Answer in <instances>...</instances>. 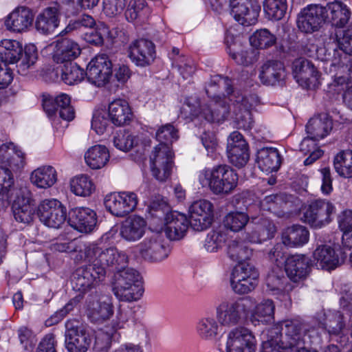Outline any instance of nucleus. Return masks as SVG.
<instances>
[{
	"label": "nucleus",
	"mask_w": 352,
	"mask_h": 352,
	"mask_svg": "<svg viewBox=\"0 0 352 352\" xmlns=\"http://www.w3.org/2000/svg\"><path fill=\"white\" fill-rule=\"evenodd\" d=\"M232 103L233 119L237 128L250 130L253 127L254 119L252 109L256 103V97L253 95L244 96L237 91L228 98Z\"/></svg>",
	"instance_id": "obj_7"
},
{
	"label": "nucleus",
	"mask_w": 352,
	"mask_h": 352,
	"mask_svg": "<svg viewBox=\"0 0 352 352\" xmlns=\"http://www.w3.org/2000/svg\"><path fill=\"white\" fill-rule=\"evenodd\" d=\"M138 199L133 192L110 193L104 197V204L113 215L123 217L132 212L138 205Z\"/></svg>",
	"instance_id": "obj_10"
},
{
	"label": "nucleus",
	"mask_w": 352,
	"mask_h": 352,
	"mask_svg": "<svg viewBox=\"0 0 352 352\" xmlns=\"http://www.w3.org/2000/svg\"><path fill=\"white\" fill-rule=\"evenodd\" d=\"M52 46L54 47L53 59L58 63L72 62L80 54L78 44L67 38L56 40Z\"/></svg>",
	"instance_id": "obj_24"
},
{
	"label": "nucleus",
	"mask_w": 352,
	"mask_h": 352,
	"mask_svg": "<svg viewBox=\"0 0 352 352\" xmlns=\"http://www.w3.org/2000/svg\"><path fill=\"white\" fill-rule=\"evenodd\" d=\"M148 211L152 217L164 219L170 214V207L163 197H156L148 206Z\"/></svg>",
	"instance_id": "obj_63"
},
{
	"label": "nucleus",
	"mask_w": 352,
	"mask_h": 352,
	"mask_svg": "<svg viewBox=\"0 0 352 352\" xmlns=\"http://www.w3.org/2000/svg\"><path fill=\"white\" fill-rule=\"evenodd\" d=\"M109 157L107 148L100 144L91 146L85 154V162L92 169H100L104 167Z\"/></svg>",
	"instance_id": "obj_43"
},
{
	"label": "nucleus",
	"mask_w": 352,
	"mask_h": 352,
	"mask_svg": "<svg viewBox=\"0 0 352 352\" xmlns=\"http://www.w3.org/2000/svg\"><path fill=\"white\" fill-rule=\"evenodd\" d=\"M30 179L32 183L38 188H50L57 181L56 171L51 166H43L32 173Z\"/></svg>",
	"instance_id": "obj_41"
},
{
	"label": "nucleus",
	"mask_w": 352,
	"mask_h": 352,
	"mask_svg": "<svg viewBox=\"0 0 352 352\" xmlns=\"http://www.w3.org/2000/svg\"><path fill=\"white\" fill-rule=\"evenodd\" d=\"M280 338H276L275 344L283 352H292L307 348L319 341L318 330L300 318L286 320L281 323Z\"/></svg>",
	"instance_id": "obj_3"
},
{
	"label": "nucleus",
	"mask_w": 352,
	"mask_h": 352,
	"mask_svg": "<svg viewBox=\"0 0 352 352\" xmlns=\"http://www.w3.org/2000/svg\"><path fill=\"white\" fill-rule=\"evenodd\" d=\"M275 306L272 300L264 299L252 307L250 316L259 321L262 318H272L274 314Z\"/></svg>",
	"instance_id": "obj_59"
},
{
	"label": "nucleus",
	"mask_w": 352,
	"mask_h": 352,
	"mask_svg": "<svg viewBox=\"0 0 352 352\" xmlns=\"http://www.w3.org/2000/svg\"><path fill=\"white\" fill-rule=\"evenodd\" d=\"M65 338L67 352H87L92 342L89 332L76 320L65 322Z\"/></svg>",
	"instance_id": "obj_8"
},
{
	"label": "nucleus",
	"mask_w": 352,
	"mask_h": 352,
	"mask_svg": "<svg viewBox=\"0 0 352 352\" xmlns=\"http://www.w3.org/2000/svg\"><path fill=\"white\" fill-rule=\"evenodd\" d=\"M293 72L297 81H305L307 84L315 83L319 76V72L313 63L304 58H299L294 60Z\"/></svg>",
	"instance_id": "obj_35"
},
{
	"label": "nucleus",
	"mask_w": 352,
	"mask_h": 352,
	"mask_svg": "<svg viewBox=\"0 0 352 352\" xmlns=\"http://www.w3.org/2000/svg\"><path fill=\"white\" fill-rule=\"evenodd\" d=\"M37 60V50L35 45H28L25 47L23 52L17 60V71L21 75L25 76L28 71Z\"/></svg>",
	"instance_id": "obj_51"
},
{
	"label": "nucleus",
	"mask_w": 352,
	"mask_h": 352,
	"mask_svg": "<svg viewBox=\"0 0 352 352\" xmlns=\"http://www.w3.org/2000/svg\"><path fill=\"white\" fill-rule=\"evenodd\" d=\"M165 233L170 240H179L182 239L190 226L189 219L177 212H170L167 214L165 219Z\"/></svg>",
	"instance_id": "obj_25"
},
{
	"label": "nucleus",
	"mask_w": 352,
	"mask_h": 352,
	"mask_svg": "<svg viewBox=\"0 0 352 352\" xmlns=\"http://www.w3.org/2000/svg\"><path fill=\"white\" fill-rule=\"evenodd\" d=\"M86 305L88 317L94 322H102L113 314L112 304L105 300L102 301L96 291L88 295Z\"/></svg>",
	"instance_id": "obj_22"
},
{
	"label": "nucleus",
	"mask_w": 352,
	"mask_h": 352,
	"mask_svg": "<svg viewBox=\"0 0 352 352\" xmlns=\"http://www.w3.org/2000/svg\"><path fill=\"white\" fill-rule=\"evenodd\" d=\"M287 74L283 63L278 60H267L259 70L258 78L264 85L283 87Z\"/></svg>",
	"instance_id": "obj_20"
},
{
	"label": "nucleus",
	"mask_w": 352,
	"mask_h": 352,
	"mask_svg": "<svg viewBox=\"0 0 352 352\" xmlns=\"http://www.w3.org/2000/svg\"><path fill=\"white\" fill-rule=\"evenodd\" d=\"M341 256H343V250L341 249ZM314 258L316 261V266L317 268H321L327 271H331L336 269L340 263L343 262L346 258L338 257L336 254L335 250L328 245L319 246L314 252Z\"/></svg>",
	"instance_id": "obj_26"
},
{
	"label": "nucleus",
	"mask_w": 352,
	"mask_h": 352,
	"mask_svg": "<svg viewBox=\"0 0 352 352\" xmlns=\"http://www.w3.org/2000/svg\"><path fill=\"white\" fill-rule=\"evenodd\" d=\"M59 25L58 8L48 7L39 13L35 20V28L43 35L53 34Z\"/></svg>",
	"instance_id": "obj_28"
},
{
	"label": "nucleus",
	"mask_w": 352,
	"mask_h": 352,
	"mask_svg": "<svg viewBox=\"0 0 352 352\" xmlns=\"http://www.w3.org/2000/svg\"><path fill=\"white\" fill-rule=\"evenodd\" d=\"M203 187L208 186L216 195H227L232 192L238 183L237 173L228 165H219L212 169L203 170L199 175Z\"/></svg>",
	"instance_id": "obj_6"
},
{
	"label": "nucleus",
	"mask_w": 352,
	"mask_h": 352,
	"mask_svg": "<svg viewBox=\"0 0 352 352\" xmlns=\"http://www.w3.org/2000/svg\"><path fill=\"white\" fill-rule=\"evenodd\" d=\"M311 267V260L304 254L290 255L285 260V270L294 282L305 279Z\"/></svg>",
	"instance_id": "obj_23"
},
{
	"label": "nucleus",
	"mask_w": 352,
	"mask_h": 352,
	"mask_svg": "<svg viewBox=\"0 0 352 352\" xmlns=\"http://www.w3.org/2000/svg\"><path fill=\"white\" fill-rule=\"evenodd\" d=\"M112 63L108 55L100 54L87 65L85 75L89 82L102 87L109 82L112 75Z\"/></svg>",
	"instance_id": "obj_13"
},
{
	"label": "nucleus",
	"mask_w": 352,
	"mask_h": 352,
	"mask_svg": "<svg viewBox=\"0 0 352 352\" xmlns=\"http://www.w3.org/2000/svg\"><path fill=\"white\" fill-rule=\"evenodd\" d=\"M338 226L343 232L342 237V256L346 257V251L352 250V210H346L342 211L338 217Z\"/></svg>",
	"instance_id": "obj_39"
},
{
	"label": "nucleus",
	"mask_w": 352,
	"mask_h": 352,
	"mask_svg": "<svg viewBox=\"0 0 352 352\" xmlns=\"http://www.w3.org/2000/svg\"><path fill=\"white\" fill-rule=\"evenodd\" d=\"M230 14L240 24L252 25L257 21L261 11L258 0H230Z\"/></svg>",
	"instance_id": "obj_15"
},
{
	"label": "nucleus",
	"mask_w": 352,
	"mask_h": 352,
	"mask_svg": "<svg viewBox=\"0 0 352 352\" xmlns=\"http://www.w3.org/2000/svg\"><path fill=\"white\" fill-rule=\"evenodd\" d=\"M85 259L89 264L78 267L73 274L74 288L82 293L103 281L108 272H114L111 281L115 296L124 302L138 300L144 289L140 273L133 268H126V254L115 247L102 249L94 243L84 245Z\"/></svg>",
	"instance_id": "obj_1"
},
{
	"label": "nucleus",
	"mask_w": 352,
	"mask_h": 352,
	"mask_svg": "<svg viewBox=\"0 0 352 352\" xmlns=\"http://www.w3.org/2000/svg\"><path fill=\"white\" fill-rule=\"evenodd\" d=\"M332 64L340 67H345L349 73V78L352 80V54H348L341 50L335 48Z\"/></svg>",
	"instance_id": "obj_64"
},
{
	"label": "nucleus",
	"mask_w": 352,
	"mask_h": 352,
	"mask_svg": "<svg viewBox=\"0 0 352 352\" xmlns=\"http://www.w3.org/2000/svg\"><path fill=\"white\" fill-rule=\"evenodd\" d=\"M226 239V234L221 230H212L207 234L204 248L209 252H217L223 246Z\"/></svg>",
	"instance_id": "obj_57"
},
{
	"label": "nucleus",
	"mask_w": 352,
	"mask_h": 352,
	"mask_svg": "<svg viewBox=\"0 0 352 352\" xmlns=\"http://www.w3.org/2000/svg\"><path fill=\"white\" fill-rule=\"evenodd\" d=\"M228 54L237 64L244 66L252 65L258 60V52L252 48L235 52L234 49L229 47Z\"/></svg>",
	"instance_id": "obj_56"
},
{
	"label": "nucleus",
	"mask_w": 352,
	"mask_h": 352,
	"mask_svg": "<svg viewBox=\"0 0 352 352\" xmlns=\"http://www.w3.org/2000/svg\"><path fill=\"white\" fill-rule=\"evenodd\" d=\"M190 226L196 231H202L210 226L213 221V205L206 199L194 201L188 210Z\"/></svg>",
	"instance_id": "obj_16"
},
{
	"label": "nucleus",
	"mask_w": 352,
	"mask_h": 352,
	"mask_svg": "<svg viewBox=\"0 0 352 352\" xmlns=\"http://www.w3.org/2000/svg\"><path fill=\"white\" fill-rule=\"evenodd\" d=\"M15 220L23 223H29L32 221L34 210L31 206L30 199L22 195L17 196L12 206Z\"/></svg>",
	"instance_id": "obj_38"
},
{
	"label": "nucleus",
	"mask_w": 352,
	"mask_h": 352,
	"mask_svg": "<svg viewBox=\"0 0 352 352\" xmlns=\"http://www.w3.org/2000/svg\"><path fill=\"white\" fill-rule=\"evenodd\" d=\"M287 278L285 276L282 270L279 272L275 271L270 273L266 278V285L271 291H276L278 293L287 289Z\"/></svg>",
	"instance_id": "obj_60"
},
{
	"label": "nucleus",
	"mask_w": 352,
	"mask_h": 352,
	"mask_svg": "<svg viewBox=\"0 0 352 352\" xmlns=\"http://www.w3.org/2000/svg\"><path fill=\"white\" fill-rule=\"evenodd\" d=\"M309 233L307 229L300 225L288 227L283 233L282 240L289 247L302 246L307 243Z\"/></svg>",
	"instance_id": "obj_40"
},
{
	"label": "nucleus",
	"mask_w": 352,
	"mask_h": 352,
	"mask_svg": "<svg viewBox=\"0 0 352 352\" xmlns=\"http://www.w3.org/2000/svg\"><path fill=\"white\" fill-rule=\"evenodd\" d=\"M220 324L217 317L205 316L201 318L196 324V333L204 341H214L220 333Z\"/></svg>",
	"instance_id": "obj_36"
},
{
	"label": "nucleus",
	"mask_w": 352,
	"mask_h": 352,
	"mask_svg": "<svg viewBox=\"0 0 352 352\" xmlns=\"http://www.w3.org/2000/svg\"><path fill=\"white\" fill-rule=\"evenodd\" d=\"M154 43L147 39L140 38L133 41L129 46V57L137 66L149 65L155 58Z\"/></svg>",
	"instance_id": "obj_19"
},
{
	"label": "nucleus",
	"mask_w": 352,
	"mask_h": 352,
	"mask_svg": "<svg viewBox=\"0 0 352 352\" xmlns=\"http://www.w3.org/2000/svg\"><path fill=\"white\" fill-rule=\"evenodd\" d=\"M263 10L266 18L270 21H280L287 10V0H264Z\"/></svg>",
	"instance_id": "obj_46"
},
{
	"label": "nucleus",
	"mask_w": 352,
	"mask_h": 352,
	"mask_svg": "<svg viewBox=\"0 0 352 352\" xmlns=\"http://www.w3.org/2000/svg\"><path fill=\"white\" fill-rule=\"evenodd\" d=\"M324 7L326 21L330 22L333 26L342 28L349 22L351 13L343 2H329Z\"/></svg>",
	"instance_id": "obj_30"
},
{
	"label": "nucleus",
	"mask_w": 352,
	"mask_h": 352,
	"mask_svg": "<svg viewBox=\"0 0 352 352\" xmlns=\"http://www.w3.org/2000/svg\"><path fill=\"white\" fill-rule=\"evenodd\" d=\"M14 184V178L11 170L5 166H0V210L9 204L8 192Z\"/></svg>",
	"instance_id": "obj_48"
},
{
	"label": "nucleus",
	"mask_w": 352,
	"mask_h": 352,
	"mask_svg": "<svg viewBox=\"0 0 352 352\" xmlns=\"http://www.w3.org/2000/svg\"><path fill=\"white\" fill-rule=\"evenodd\" d=\"M71 191L77 196L88 197L95 190V186L91 179L85 175L76 176L71 180Z\"/></svg>",
	"instance_id": "obj_52"
},
{
	"label": "nucleus",
	"mask_w": 352,
	"mask_h": 352,
	"mask_svg": "<svg viewBox=\"0 0 352 352\" xmlns=\"http://www.w3.org/2000/svg\"><path fill=\"white\" fill-rule=\"evenodd\" d=\"M227 153L230 162L237 168L243 167L249 161L248 145L239 132L234 131L230 135Z\"/></svg>",
	"instance_id": "obj_18"
},
{
	"label": "nucleus",
	"mask_w": 352,
	"mask_h": 352,
	"mask_svg": "<svg viewBox=\"0 0 352 352\" xmlns=\"http://www.w3.org/2000/svg\"><path fill=\"white\" fill-rule=\"evenodd\" d=\"M256 300L251 296L221 300L216 307V317L221 327H232L243 323L252 313Z\"/></svg>",
	"instance_id": "obj_5"
},
{
	"label": "nucleus",
	"mask_w": 352,
	"mask_h": 352,
	"mask_svg": "<svg viewBox=\"0 0 352 352\" xmlns=\"http://www.w3.org/2000/svg\"><path fill=\"white\" fill-rule=\"evenodd\" d=\"M138 144V138L129 131H120L113 138L114 146L120 151H128Z\"/></svg>",
	"instance_id": "obj_61"
},
{
	"label": "nucleus",
	"mask_w": 352,
	"mask_h": 352,
	"mask_svg": "<svg viewBox=\"0 0 352 352\" xmlns=\"http://www.w3.org/2000/svg\"><path fill=\"white\" fill-rule=\"evenodd\" d=\"M256 339L252 333L244 327H236L228 334L227 352H254Z\"/></svg>",
	"instance_id": "obj_17"
},
{
	"label": "nucleus",
	"mask_w": 352,
	"mask_h": 352,
	"mask_svg": "<svg viewBox=\"0 0 352 352\" xmlns=\"http://www.w3.org/2000/svg\"><path fill=\"white\" fill-rule=\"evenodd\" d=\"M333 127L332 120L327 114L311 118L306 125L309 136L315 140H320L327 136Z\"/></svg>",
	"instance_id": "obj_37"
},
{
	"label": "nucleus",
	"mask_w": 352,
	"mask_h": 352,
	"mask_svg": "<svg viewBox=\"0 0 352 352\" xmlns=\"http://www.w3.org/2000/svg\"><path fill=\"white\" fill-rule=\"evenodd\" d=\"M227 254L232 261L240 264L250 258L252 250L245 243L233 240L228 244Z\"/></svg>",
	"instance_id": "obj_47"
},
{
	"label": "nucleus",
	"mask_w": 352,
	"mask_h": 352,
	"mask_svg": "<svg viewBox=\"0 0 352 352\" xmlns=\"http://www.w3.org/2000/svg\"><path fill=\"white\" fill-rule=\"evenodd\" d=\"M334 205L326 199H316L305 207L303 219L311 227L320 228L329 223L331 216L335 213Z\"/></svg>",
	"instance_id": "obj_9"
},
{
	"label": "nucleus",
	"mask_w": 352,
	"mask_h": 352,
	"mask_svg": "<svg viewBox=\"0 0 352 352\" xmlns=\"http://www.w3.org/2000/svg\"><path fill=\"white\" fill-rule=\"evenodd\" d=\"M37 60V50L35 45H28L25 47L23 52L17 60V71L21 75L25 76L28 71Z\"/></svg>",
	"instance_id": "obj_50"
},
{
	"label": "nucleus",
	"mask_w": 352,
	"mask_h": 352,
	"mask_svg": "<svg viewBox=\"0 0 352 352\" xmlns=\"http://www.w3.org/2000/svg\"><path fill=\"white\" fill-rule=\"evenodd\" d=\"M258 280L247 279L238 280L236 277L230 276V287L233 292L237 294H245L253 291L257 286Z\"/></svg>",
	"instance_id": "obj_62"
},
{
	"label": "nucleus",
	"mask_w": 352,
	"mask_h": 352,
	"mask_svg": "<svg viewBox=\"0 0 352 352\" xmlns=\"http://www.w3.org/2000/svg\"><path fill=\"white\" fill-rule=\"evenodd\" d=\"M85 75L84 70L75 63H65L61 69L62 80L69 85L81 82Z\"/></svg>",
	"instance_id": "obj_53"
},
{
	"label": "nucleus",
	"mask_w": 352,
	"mask_h": 352,
	"mask_svg": "<svg viewBox=\"0 0 352 352\" xmlns=\"http://www.w3.org/2000/svg\"><path fill=\"white\" fill-rule=\"evenodd\" d=\"M23 52L21 43L16 40L4 39L0 42V58L3 63H16Z\"/></svg>",
	"instance_id": "obj_44"
},
{
	"label": "nucleus",
	"mask_w": 352,
	"mask_h": 352,
	"mask_svg": "<svg viewBox=\"0 0 352 352\" xmlns=\"http://www.w3.org/2000/svg\"><path fill=\"white\" fill-rule=\"evenodd\" d=\"M325 316L324 326L331 336H340L343 333L347 326L350 325L352 317L343 310H328Z\"/></svg>",
	"instance_id": "obj_27"
},
{
	"label": "nucleus",
	"mask_w": 352,
	"mask_h": 352,
	"mask_svg": "<svg viewBox=\"0 0 352 352\" xmlns=\"http://www.w3.org/2000/svg\"><path fill=\"white\" fill-rule=\"evenodd\" d=\"M141 256L151 262L161 261L168 257L170 249L161 234L153 233L138 245Z\"/></svg>",
	"instance_id": "obj_14"
},
{
	"label": "nucleus",
	"mask_w": 352,
	"mask_h": 352,
	"mask_svg": "<svg viewBox=\"0 0 352 352\" xmlns=\"http://www.w3.org/2000/svg\"><path fill=\"white\" fill-rule=\"evenodd\" d=\"M250 43L252 47L266 49L276 44V36L267 29H261L250 37Z\"/></svg>",
	"instance_id": "obj_54"
},
{
	"label": "nucleus",
	"mask_w": 352,
	"mask_h": 352,
	"mask_svg": "<svg viewBox=\"0 0 352 352\" xmlns=\"http://www.w3.org/2000/svg\"><path fill=\"white\" fill-rule=\"evenodd\" d=\"M230 276L237 278V280L243 278L258 280L259 274L252 263L244 262L238 264L233 268Z\"/></svg>",
	"instance_id": "obj_58"
},
{
	"label": "nucleus",
	"mask_w": 352,
	"mask_h": 352,
	"mask_svg": "<svg viewBox=\"0 0 352 352\" xmlns=\"http://www.w3.org/2000/svg\"><path fill=\"white\" fill-rule=\"evenodd\" d=\"M160 144L151 155V167L153 175L160 182L168 179L173 168V154L168 144L179 138L178 131L171 124L162 126L156 133Z\"/></svg>",
	"instance_id": "obj_4"
},
{
	"label": "nucleus",
	"mask_w": 352,
	"mask_h": 352,
	"mask_svg": "<svg viewBox=\"0 0 352 352\" xmlns=\"http://www.w3.org/2000/svg\"><path fill=\"white\" fill-rule=\"evenodd\" d=\"M221 86L226 88L228 98L237 92L233 90L231 80L228 78L214 76L206 87V93L210 100L207 103L200 104L196 98H187L181 109L184 118L192 120L200 117L209 122L223 121L228 116L231 107L225 98H222L218 95Z\"/></svg>",
	"instance_id": "obj_2"
},
{
	"label": "nucleus",
	"mask_w": 352,
	"mask_h": 352,
	"mask_svg": "<svg viewBox=\"0 0 352 352\" xmlns=\"http://www.w3.org/2000/svg\"><path fill=\"white\" fill-rule=\"evenodd\" d=\"M324 6L311 4L304 8L298 14L296 23L298 28L307 34H311L320 30L326 21Z\"/></svg>",
	"instance_id": "obj_11"
},
{
	"label": "nucleus",
	"mask_w": 352,
	"mask_h": 352,
	"mask_svg": "<svg viewBox=\"0 0 352 352\" xmlns=\"http://www.w3.org/2000/svg\"><path fill=\"white\" fill-rule=\"evenodd\" d=\"M24 154L21 151L16 150L12 143L2 144L0 146V162L11 168L23 166Z\"/></svg>",
	"instance_id": "obj_42"
},
{
	"label": "nucleus",
	"mask_w": 352,
	"mask_h": 352,
	"mask_svg": "<svg viewBox=\"0 0 352 352\" xmlns=\"http://www.w3.org/2000/svg\"><path fill=\"white\" fill-rule=\"evenodd\" d=\"M108 115L109 120L116 126L129 124L133 117L129 103L122 99H117L109 103Z\"/></svg>",
	"instance_id": "obj_31"
},
{
	"label": "nucleus",
	"mask_w": 352,
	"mask_h": 352,
	"mask_svg": "<svg viewBox=\"0 0 352 352\" xmlns=\"http://www.w3.org/2000/svg\"><path fill=\"white\" fill-rule=\"evenodd\" d=\"M256 162L263 172L277 171L280 166V155L276 148H262L257 153Z\"/></svg>",
	"instance_id": "obj_34"
},
{
	"label": "nucleus",
	"mask_w": 352,
	"mask_h": 352,
	"mask_svg": "<svg viewBox=\"0 0 352 352\" xmlns=\"http://www.w3.org/2000/svg\"><path fill=\"white\" fill-rule=\"evenodd\" d=\"M146 223L139 216H131L126 218L122 223L120 234L127 241L139 240L144 234Z\"/></svg>",
	"instance_id": "obj_32"
},
{
	"label": "nucleus",
	"mask_w": 352,
	"mask_h": 352,
	"mask_svg": "<svg viewBox=\"0 0 352 352\" xmlns=\"http://www.w3.org/2000/svg\"><path fill=\"white\" fill-rule=\"evenodd\" d=\"M333 164L339 175L345 178L352 177V151L340 152L335 157Z\"/></svg>",
	"instance_id": "obj_49"
},
{
	"label": "nucleus",
	"mask_w": 352,
	"mask_h": 352,
	"mask_svg": "<svg viewBox=\"0 0 352 352\" xmlns=\"http://www.w3.org/2000/svg\"><path fill=\"white\" fill-rule=\"evenodd\" d=\"M68 223L80 232H91L97 223L96 213L86 207L72 208L68 213Z\"/></svg>",
	"instance_id": "obj_21"
},
{
	"label": "nucleus",
	"mask_w": 352,
	"mask_h": 352,
	"mask_svg": "<svg viewBox=\"0 0 352 352\" xmlns=\"http://www.w3.org/2000/svg\"><path fill=\"white\" fill-rule=\"evenodd\" d=\"M276 232L274 223L267 219H263L256 231L252 234H247L245 240L250 243H261L273 238Z\"/></svg>",
	"instance_id": "obj_45"
},
{
	"label": "nucleus",
	"mask_w": 352,
	"mask_h": 352,
	"mask_svg": "<svg viewBox=\"0 0 352 352\" xmlns=\"http://www.w3.org/2000/svg\"><path fill=\"white\" fill-rule=\"evenodd\" d=\"M249 221L248 215L243 212H230L223 219V225L233 232L241 230Z\"/></svg>",
	"instance_id": "obj_55"
},
{
	"label": "nucleus",
	"mask_w": 352,
	"mask_h": 352,
	"mask_svg": "<svg viewBox=\"0 0 352 352\" xmlns=\"http://www.w3.org/2000/svg\"><path fill=\"white\" fill-rule=\"evenodd\" d=\"M33 14L30 9L20 7L15 9L5 21L6 28L12 32H21L26 30L32 23Z\"/></svg>",
	"instance_id": "obj_29"
},
{
	"label": "nucleus",
	"mask_w": 352,
	"mask_h": 352,
	"mask_svg": "<svg viewBox=\"0 0 352 352\" xmlns=\"http://www.w3.org/2000/svg\"><path fill=\"white\" fill-rule=\"evenodd\" d=\"M41 98L44 111L49 118L52 120V124H55L58 111L60 108H65L70 105V97L67 94H61L53 98L50 94L44 93L41 95Z\"/></svg>",
	"instance_id": "obj_33"
},
{
	"label": "nucleus",
	"mask_w": 352,
	"mask_h": 352,
	"mask_svg": "<svg viewBox=\"0 0 352 352\" xmlns=\"http://www.w3.org/2000/svg\"><path fill=\"white\" fill-rule=\"evenodd\" d=\"M38 216L47 227L58 229L65 222L67 211L59 201L45 199L38 206Z\"/></svg>",
	"instance_id": "obj_12"
}]
</instances>
